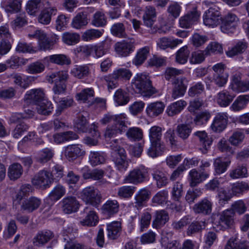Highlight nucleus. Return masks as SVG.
I'll return each instance as SVG.
<instances>
[{"mask_svg":"<svg viewBox=\"0 0 249 249\" xmlns=\"http://www.w3.org/2000/svg\"><path fill=\"white\" fill-rule=\"evenodd\" d=\"M225 249H249V245L235 239H230L225 246Z\"/></svg>","mask_w":249,"mask_h":249,"instance_id":"nucleus-64","label":"nucleus"},{"mask_svg":"<svg viewBox=\"0 0 249 249\" xmlns=\"http://www.w3.org/2000/svg\"><path fill=\"white\" fill-rule=\"evenodd\" d=\"M221 30L226 34L233 33L236 30L239 22V18L234 13L230 12L221 19Z\"/></svg>","mask_w":249,"mask_h":249,"instance_id":"nucleus-9","label":"nucleus"},{"mask_svg":"<svg viewBox=\"0 0 249 249\" xmlns=\"http://www.w3.org/2000/svg\"><path fill=\"white\" fill-rule=\"evenodd\" d=\"M136 187L133 186H123L118 188L117 195L123 198H129L134 193Z\"/></svg>","mask_w":249,"mask_h":249,"instance_id":"nucleus-57","label":"nucleus"},{"mask_svg":"<svg viewBox=\"0 0 249 249\" xmlns=\"http://www.w3.org/2000/svg\"><path fill=\"white\" fill-rule=\"evenodd\" d=\"M94 90L92 88H85L75 95L76 99L81 103H89L93 98Z\"/></svg>","mask_w":249,"mask_h":249,"instance_id":"nucleus-34","label":"nucleus"},{"mask_svg":"<svg viewBox=\"0 0 249 249\" xmlns=\"http://www.w3.org/2000/svg\"><path fill=\"white\" fill-rule=\"evenodd\" d=\"M119 204L117 200H108L103 206V211L105 213L113 214L118 212Z\"/></svg>","mask_w":249,"mask_h":249,"instance_id":"nucleus-54","label":"nucleus"},{"mask_svg":"<svg viewBox=\"0 0 249 249\" xmlns=\"http://www.w3.org/2000/svg\"><path fill=\"white\" fill-rule=\"evenodd\" d=\"M229 176L232 179L246 178L248 177L247 168L245 166L239 165L230 172Z\"/></svg>","mask_w":249,"mask_h":249,"instance_id":"nucleus-53","label":"nucleus"},{"mask_svg":"<svg viewBox=\"0 0 249 249\" xmlns=\"http://www.w3.org/2000/svg\"><path fill=\"white\" fill-rule=\"evenodd\" d=\"M234 212L231 209L226 210L218 215L215 225L220 230L224 231L231 228L234 224Z\"/></svg>","mask_w":249,"mask_h":249,"instance_id":"nucleus-11","label":"nucleus"},{"mask_svg":"<svg viewBox=\"0 0 249 249\" xmlns=\"http://www.w3.org/2000/svg\"><path fill=\"white\" fill-rule=\"evenodd\" d=\"M104 30H99L95 29H90L86 30L82 35V39L89 41L101 37L103 34Z\"/></svg>","mask_w":249,"mask_h":249,"instance_id":"nucleus-51","label":"nucleus"},{"mask_svg":"<svg viewBox=\"0 0 249 249\" xmlns=\"http://www.w3.org/2000/svg\"><path fill=\"white\" fill-rule=\"evenodd\" d=\"M231 162L230 159H223L219 157L215 159L213 161V167L216 174L220 175L227 170Z\"/></svg>","mask_w":249,"mask_h":249,"instance_id":"nucleus-33","label":"nucleus"},{"mask_svg":"<svg viewBox=\"0 0 249 249\" xmlns=\"http://www.w3.org/2000/svg\"><path fill=\"white\" fill-rule=\"evenodd\" d=\"M131 86L133 90L142 96L150 97L158 92L152 86L149 74L146 72L137 73L132 78Z\"/></svg>","mask_w":249,"mask_h":249,"instance_id":"nucleus-1","label":"nucleus"},{"mask_svg":"<svg viewBox=\"0 0 249 249\" xmlns=\"http://www.w3.org/2000/svg\"><path fill=\"white\" fill-rule=\"evenodd\" d=\"M63 212L66 213H71L77 211L79 203L74 197H65L61 201Z\"/></svg>","mask_w":249,"mask_h":249,"instance_id":"nucleus-21","label":"nucleus"},{"mask_svg":"<svg viewBox=\"0 0 249 249\" xmlns=\"http://www.w3.org/2000/svg\"><path fill=\"white\" fill-rule=\"evenodd\" d=\"M57 9L55 7H49L42 10L38 17V22L44 25L49 24L52 16L56 15Z\"/></svg>","mask_w":249,"mask_h":249,"instance_id":"nucleus-26","label":"nucleus"},{"mask_svg":"<svg viewBox=\"0 0 249 249\" xmlns=\"http://www.w3.org/2000/svg\"><path fill=\"white\" fill-rule=\"evenodd\" d=\"M131 71L127 69L120 68L115 70L111 74L104 76L102 80L106 82L108 91L116 88L118 86L117 80L119 79L129 80L132 76Z\"/></svg>","mask_w":249,"mask_h":249,"instance_id":"nucleus-4","label":"nucleus"},{"mask_svg":"<svg viewBox=\"0 0 249 249\" xmlns=\"http://www.w3.org/2000/svg\"><path fill=\"white\" fill-rule=\"evenodd\" d=\"M66 194V189L62 185L59 184L56 185L50 192L48 198L53 202L59 200Z\"/></svg>","mask_w":249,"mask_h":249,"instance_id":"nucleus-40","label":"nucleus"},{"mask_svg":"<svg viewBox=\"0 0 249 249\" xmlns=\"http://www.w3.org/2000/svg\"><path fill=\"white\" fill-rule=\"evenodd\" d=\"M245 134L241 130L234 131L229 138V141L231 144L233 146H238L242 143L245 139Z\"/></svg>","mask_w":249,"mask_h":249,"instance_id":"nucleus-60","label":"nucleus"},{"mask_svg":"<svg viewBox=\"0 0 249 249\" xmlns=\"http://www.w3.org/2000/svg\"><path fill=\"white\" fill-rule=\"evenodd\" d=\"M149 177L148 169L141 165L131 170L123 179L124 184H138L143 182Z\"/></svg>","mask_w":249,"mask_h":249,"instance_id":"nucleus-6","label":"nucleus"},{"mask_svg":"<svg viewBox=\"0 0 249 249\" xmlns=\"http://www.w3.org/2000/svg\"><path fill=\"white\" fill-rule=\"evenodd\" d=\"M149 53L148 47H145L140 49L133 59L132 63L136 66L142 65L146 59Z\"/></svg>","mask_w":249,"mask_h":249,"instance_id":"nucleus-47","label":"nucleus"},{"mask_svg":"<svg viewBox=\"0 0 249 249\" xmlns=\"http://www.w3.org/2000/svg\"><path fill=\"white\" fill-rule=\"evenodd\" d=\"M69 75L67 71H61L51 73L46 76V79L50 83H54L53 91L56 95L64 93L66 89L65 82L68 78Z\"/></svg>","mask_w":249,"mask_h":249,"instance_id":"nucleus-5","label":"nucleus"},{"mask_svg":"<svg viewBox=\"0 0 249 249\" xmlns=\"http://www.w3.org/2000/svg\"><path fill=\"white\" fill-rule=\"evenodd\" d=\"M89 21L87 13L85 12H80L72 18L71 26L74 29H81L87 26Z\"/></svg>","mask_w":249,"mask_h":249,"instance_id":"nucleus-23","label":"nucleus"},{"mask_svg":"<svg viewBox=\"0 0 249 249\" xmlns=\"http://www.w3.org/2000/svg\"><path fill=\"white\" fill-rule=\"evenodd\" d=\"M200 14L196 10L188 12L179 18V25L181 28H188L197 21Z\"/></svg>","mask_w":249,"mask_h":249,"instance_id":"nucleus-19","label":"nucleus"},{"mask_svg":"<svg viewBox=\"0 0 249 249\" xmlns=\"http://www.w3.org/2000/svg\"><path fill=\"white\" fill-rule=\"evenodd\" d=\"M89 72V68L87 65L75 66V67L71 70V73L74 77L79 79L87 76Z\"/></svg>","mask_w":249,"mask_h":249,"instance_id":"nucleus-55","label":"nucleus"},{"mask_svg":"<svg viewBox=\"0 0 249 249\" xmlns=\"http://www.w3.org/2000/svg\"><path fill=\"white\" fill-rule=\"evenodd\" d=\"M203 3L209 7L203 15V23L209 27L217 26L222 19L220 7L209 1H204Z\"/></svg>","mask_w":249,"mask_h":249,"instance_id":"nucleus-3","label":"nucleus"},{"mask_svg":"<svg viewBox=\"0 0 249 249\" xmlns=\"http://www.w3.org/2000/svg\"><path fill=\"white\" fill-rule=\"evenodd\" d=\"M53 182L52 174L46 170L39 171L32 179V184L36 188L41 190L49 188Z\"/></svg>","mask_w":249,"mask_h":249,"instance_id":"nucleus-7","label":"nucleus"},{"mask_svg":"<svg viewBox=\"0 0 249 249\" xmlns=\"http://www.w3.org/2000/svg\"><path fill=\"white\" fill-rule=\"evenodd\" d=\"M157 17L156 8L151 5L147 6L144 9L142 19L144 24L148 27H152Z\"/></svg>","mask_w":249,"mask_h":249,"instance_id":"nucleus-20","label":"nucleus"},{"mask_svg":"<svg viewBox=\"0 0 249 249\" xmlns=\"http://www.w3.org/2000/svg\"><path fill=\"white\" fill-rule=\"evenodd\" d=\"M134 41H122L115 43L114 49L119 56L126 57L134 50Z\"/></svg>","mask_w":249,"mask_h":249,"instance_id":"nucleus-16","label":"nucleus"},{"mask_svg":"<svg viewBox=\"0 0 249 249\" xmlns=\"http://www.w3.org/2000/svg\"><path fill=\"white\" fill-rule=\"evenodd\" d=\"M249 102V95L239 96L230 107L231 110L238 111L244 108Z\"/></svg>","mask_w":249,"mask_h":249,"instance_id":"nucleus-38","label":"nucleus"},{"mask_svg":"<svg viewBox=\"0 0 249 249\" xmlns=\"http://www.w3.org/2000/svg\"><path fill=\"white\" fill-rule=\"evenodd\" d=\"M85 154V150L79 144H71L65 148L64 156L70 161H73Z\"/></svg>","mask_w":249,"mask_h":249,"instance_id":"nucleus-15","label":"nucleus"},{"mask_svg":"<svg viewBox=\"0 0 249 249\" xmlns=\"http://www.w3.org/2000/svg\"><path fill=\"white\" fill-rule=\"evenodd\" d=\"M165 106L162 102L158 101L149 104L146 108L147 114L154 117L160 114L163 111Z\"/></svg>","mask_w":249,"mask_h":249,"instance_id":"nucleus-30","label":"nucleus"},{"mask_svg":"<svg viewBox=\"0 0 249 249\" xmlns=\"http://www.w3.org/2000/svg\"><path fill=\"white\" fill-rule=\"evenodd\" d=\"M121 142V139L113 140L110 143V147L114 152L113 161L116 168L119 171L124 172L127 170L128 162L125 150L119 145Z\"/></svg>","mask_w":249,"mask_h":249,"instance_id":"nucleus-2","label":"nucleus"},{"mask_svg":"<svg viewBox=\"0 0 249 249\" xmlns=\"http://www.w3.org/2000/svg\"><path fill=\"white\" fill-rule=\"evenodd\" d=\"M45 69V65L41 61L33 62L27 66L26 71L31 74H36L42 72Z\"/></svg>","mask_w":249,"mask_h":249,"instance_id":"nucleus-44","label":"nucleus"},{"mask_svg":"<svg viewBox=\"0 0 249 249\" xmlns=\"http://www.w3.org/2000/svg\"><path fill=\"white\" fill-rule=\"evenodd\" d=\"M13 79L16 84L24 89L28 87L32 82L34 80V77L31 76H27L23 79L21 76L18 74H14Z\"/></svg>","mask_w":249,"mask_h":249,"instance_id":"nucleus-56","label":"nucleus"},{"mask_svg":"<svg viewBox=\"0 0 249 249\" xmlns=\"http://www.w3.org/2000/svg\"><path fill=\"white\" fill-rule=\"evenodd\" d=\"M190 51L187 46H184L180 48L176 53V61L180 64H184L187 61Z\"/></svg>","mask_w":249,"mask_h":249,"instance_id":"nucleus-49","label":"nucleus"},{"mask_svg":"<svg viewBox=\"0 0 249 249\" xmlns=\"http://www.w3.org/2000/svg\"><path fill=\"white\" fill-rule=\"evenodd\" d=\"M150 192L146 189L140 190L135 196V206L137 208H140L144 206V204L149 199Z\"/></svg>","mask_w":249,"mask_h":249,"instance_id":"nucleus-36","label":"nucleus"},{"mask_svg":"<svg viewBox=\"0 0 249 249\" xmlns=\"http://www.w3.org/2000/svg\"><path fill=\"white\" fill-rule=\"evenodd\" d=\"M36 105L37 112L42 115L49 114L53 108L51 102L46 99L43 100L42 102Z\"/></svg>","mask_w":249,"mask_h":249,"instance_id":"nucleus-52","label":"nucleus"},{"mask_svg":"<svg viewBox=\"0 0 249 249\" xmlns=\"http://www.w3.org/2000/svg\"><path fill=\"white\" fill-rule=\"evenodd\" d=\"M121 224L118 221H114L107 225V237L109 239L114 240L120 235L121 231Z\"/></svg>","mask_w":249,"mask_h":249,"instance_id":"nucleus-37","label":"nucleus"},{"mask_svg":"<svg viewBox=\"0 0 249 249\" xmlns=\"http://www.w3.org/2000/svg\"><path fill=\"white\" fill-rule=\"evenodd\" d=\"M113 99L118 106L125 105L129 101V97L127 92L121 89L115 91Z\"/></svg>","mask_w":249,"mask_h":249,"instance_id":"nucleus-42","label":"nucleus"},{"mask_svg":"<svg viewBox=\"0 0 249 249\" xmlns=\"http://www.w3.org/2000/svg\"><path fill=\"white\" fill-rule=\"evenodd\" d=\"M53 141L55 143L59 144L66 141L76 140L78 135L72 131H67L63 133H56L53 135Z\"/></svg>","mask_w":249,"mask_h":249,"instance_id":"nucleus-35","label":"nucleus"},{"mask_svg":"<svg viewBox=\"0 0 249 249\" xmlns=\"http://www.w3.org/2000/svg\"><path fill=\"white\" fill-rule=\"evenodd\" d=\"M229 89L235 92H245L249 91V79L242 80V73L239 71L233 73Z\"/></svg>","mask_w":249,"mask_h":249,"instance_id":"nucleus-8","label":"nucleus"},{"mask_svg":"<svg viewBox=\"0 0 249 249\" xmlns=\"http://www.w3.org/2000/svg\"><path fill=\"white\" fill-rule=\"evenodd\" d=\"M228 121V115L227 113H218L214 118L211 128L214 132H221L226 127Z\"/></svg>","mask_w":249,"mask_h":249,"instance_id":"nucleus-18","label":"nucleus"},{"mask_svg":"<svg viewBox=\"0 0 249 249\" xmlns=\"http://www.w3.org/2000/svg\"><path fill=\"white\" fill-rule=\"evenodd\" d=\"M162 129L161 127L154 125L149 130V138L150 142L161 141Z\"/></svg>","mask_w":249,"mask_h":249,"instance_id":"nucleus-59","label":"nucleus"},{"mask_svg":"<svg viewBox=\"0 0 249 249\" xmlns=\"http://www.w3.org/2000/svg\"><path fill=\"white\" fill-rule=\"evenodd\" d=\"M42 203L40 198L31 196L29 198L24 199L20 204L21 210L28 213H32L36 210Z\"/></svg>","mask_w":249,"mask_h":249,"instance_id":"nucleus-17","label":"nucleus"},{"mask_svg":"<svg viewBox=\"0 0 249 249\" xmlns=\"http://www.w3.org/2000/svg\"><path fill=\"white\" fill-rule=\"evenodd\" d=\"M152 176L153 178L156 181L157 185L159 188L164 186L167 184V177L161 170L154 169Z\"/></svg>","mask_w":249,"mask_h":249,"instance_id":"nucleus-48","label":"nucleus"},{"mask_svg":"<svg viewBox=\"0 0 249 249\" xmlns=\"http://www.w3.org/2000/svg\"><path fill=\"white\" fill-rule=\"evenodd\" d=\"M82 177L85 179H91L97 181L100 185L109 184V181L104 178L105 172L102 169H95L91 170L88 166H85L81 170Z\"/></svg>","mask_w":249,"mask_h":249,"instance_id":"nucleus-10","label":"nucleus"},{"mask_svg":"<svg viewBox=\"0 0 249 249\" xmlns=\"http://www.w3.org/2000/svg\"><path fill=\"white\" fill-rule=\"evenodd\" d=\"M187 106L185 101L180 100L171 103L166 110V112L169 116H174L179 114Z\"/></svg>","mask_w":249,"mask_h":249,"instance_id":"nucleus-31","label":"nucleus"},{"mask_svg":"<svg viewBox=\"0 0 249 249\" xmlns=\"http://www.w3.org/2000/svg\"><path fill=\"white\" fill-rule=\"evenodd\" d=\"M38 49L40 51H46L52 50L54 45L58 42L59 37L55 34L48 36L47 34L42 30L37 38Z\"/></svg>","mask_w":249,"mask_h":249,"instance_id":"nucleus-12","label":"nucleus"},{"mask_svg":"<svg viewBox=\"0 0 249 249\" xmlns=\"http://www.w3.org/2000/svg\"><path fill=\"white\" fill-rule=\"evenodd\" d=\"M182 39H174L163 37L160 38L157 41V47L161 50H165L167 48L173 49L178 45L182 43Z\"/></svg>","mask_w":249,"mask_h":249,"instance_id":"nucleus-27","label":"nucleus"},{"mask_svg":"<svg viewBox=\"0 0 249 249\" xmlns=\"http://www.w3.org/2000/svg\"><path fill=\"white\" fill-rule=\"evenodd\" d=\"M212 202L207 198H204L196 204L193 208L195 213L209 214L212 212Z\"/></svg>","mask_w":249,"mask_h":249,"instance_id":"nucleus-28","label":"nucleus"},{"mask_svg":"<svg viewBox=\"0 0 249 249\" xmlns=\"http://www.w3.org/2000/svg\"><path fill=\"white\" fill-rule=\"evenodd\" d=\"M247 48V43L244 41H239L236 45L226 52L228 56L232 57L235 55L243 53Z\"/></svg>","mask_w":249,"mask_h":249,"instance_id":"nucleus-45","label":"nucleus"},{"mask_svg":"<svg viewBox=\"0 0 249 249\" xmlns=\"http://www.w3.org/2000/svg\"><path fill=\"white\" fill-rule=\"evenodd\" d=\"M124 132H125L124 130L120 128L118 125L115 124L108 125L105 131L104 137L107 140H108L116 137L118 134H122Z\"/></svg>","mask_w":249,"mask_h":249,"instance_id":"nucleus-46","label":"nucleus"},{"mask_svg":"<svg viewBox=\"0 0 249 249\" xmlns=\"http://www.w3.org/2000/svg\"><path fill=\"white\" fill-rule=\"evenodd\" d=\"M169 220L168 213L164 210L157 211L155 218L153 222L152 225L155 228L158 229L163 226Z\"/></svg>","mask_w":249,"mask_h":249,"instance_id":"nucleus-39","label":"nucleus"},{"mask_svg":"<svg viewBox=\"0 0 249 249\" xmlns=\"http://www.w3.org/2000/svg\"><path fill=\"white\" fill-rule=\"evenodd\" d=\"M92 25L95 27H103L107 24V18L102 12L97 11L94 15L91 21Z\"/></svg>","mask_w":249,"mask_h":249,"instance_id":"nucleus-61","label":"nucleus"},{"mask_svg":"<svg viewBox=\"0 0 249 249\" xmlns=\"http://www.w3.org/2000/svg\"><path fill=\"white\" fill-rule=\"evenodd\" d=\"M249 190V185L248 183L241 181L232 184L231 187L232 196H238L245 191Z\"/></svg>","mask_w":249,"mask_h":249,"instance_id":"nucleus-58","label":"nucleus"},{"mask_svg":"<svg viewBox=\"0 0 249 249\" xmlns=\"http://www.w3.org/2000/svg\"><path fill=\"white\" fill-rule=\"evenodd\" d=\"M53 237V233L50 231H39L33 238V244L38 247H41L47 243Z\"/></svg>","mask_w":249,"mask_h":249,"instance_id":"nucleus-22","label":"nucleus"},{"mask_svg":"<svg viewBox=\"0 0 249 249\" xmlns=\"http://www.w3.org/2000/svg\"><path fill=\"white\" fill-rule=\"evenodd\" d=\"M208 176L209 175L206 173L199 172L195 169H192L189 173L190 185L191 187H195L205 180Z\"/></svg>","mask_w":249,"mask_h":249,"instance_id":"nucleus-25","label":"nucleus"},{"mask_svg":"<svg viewBox=\"0 0 249 249\" xmlns=\"http://www.w3.org/2000/svg\"><path fill=\"white\" fill-rule=\"evenodd\" d=\"M80 40V36L78 34L65 32L63 34L62 40L66 44L73 45L77 43Z\"/></svg>","mask_w":249,"mask_h":249,"instance_id":"nucleus-62","label":"nucleus"},{"mask_svg":"<svg viewBox=\"0 0 249 249\" xmlns=\"http://www.w3.org/2000/svg\"><path fill=\"white\" fill-rule=\"evenodd\" d=\"M23 173L21 165L15 163L10 165L8 170V176L11 180L17 179L20 177Z\"/></svg>","mask_w":249,"mask_h":249,"instance_id":"nucleus-43","label":"nucleus"},{"mask_svg":"<svg viewBox=\"0 0 249 249\" xmlns=\"http://www.w3.org/2000/svg\"><path fill=\"white\" fill-rule=\"evenodd\" d=\"M49 60L51 63L59 65H69L71 63L70 58L63 54H56L49 56Z\"/></svg>","mask_w":249,"mask_h":249,"instance_id":"nucleus-50","label":"nucleus"},{"mask_svg":"<svg viewBox=\"0 0 249 249\" xmlns=\"http://www.w3.org/2000/svg\"><path fill=\"white\" fill-rule=\"evenodd\" d=\"M22 0H7L5 9L11 13H18L21 8Z\"/></svg>","mask_w":249,"mask_h":249,"instance_id":"nucleus-63","label":"nucleus"},{"mask_svg":"<svg viewBox=\"0 0 249 249\" xmlns=\"http://www.w3.org/2000/svg\"><path fill=\"white\" fill-rule=\"evenodd\" d=\"M234 98V96L228 91L223 90L218 93L216 102L220 107H226L231 104Z\"/></svg>","mask_w":249,"mask_h":249,"instance_id":"nucleus-41","label":"nucleus"},{"mask_svg":"<svg viewBox=\"0 0 249 249\" xmlns=\"http://www.w3.org/2000/svg\"><path fill=\"white\" fill-rule=\"evenodd\" d=\"M225 65L219 63L213 67L214 71L213 81L218 87H223L227 82L229 75L225 71Z\"/></svg>","mask_w":249,"mask_h":249,"instance_id":"nucleus-14","label":"nucleus"},{"mask_svg":"<svg viewBox=\"0 0 249 249\" xmlns=\"http://www.w3.org/2000/svg\"><path fill=\"white\" fill-rule=\"evenodd\" d=\"M80 197L86 203L96 206L100 201L101 196L93 186L85 188L80 194Z\"/></svg>","mask_w":249,"mask_h":249,"instance_id":"nucleus-13","label":"nucleus"},{"mask_svg":"<svg viewBox=\"0 0 249 249\" xmlns=\"http://www.w3.org/2000/svg\"><path fill=\"white\" fill-rule=\"evenodd\" d=\"M87 215L84 219L80 221V224L83 226H94L98 222V217L96 212L93 210H89L88 208L85 209Z\"/></svg>","mask_w":249,"mask_h":249,"instance_id":"nucleus-32","label":"nucleus"},{"mask_svg":"<svg viewBox=\"0 0 249 249\" xmlns=\"http://www.w3.org/2000/svg\"><path fill=\"white\" fill-rule=\"evenodd\" d=\"M44 95L41 89H32L26 92L24 99L37 105L43 100H45Z\"/></svg>","mask_w":249,"mask_h":249,"instance_id":"nucleus-29","label":"nucleus"},{"mask_svg":"<svg viewBox=\"0 0 249 249\" xmlns=\"http://www.w3.org/2000/svg\"><path fill=\"white\" fill-rule=\"evenodd\" d=\"M150 143L147 154L152 158L161 156L165 150V144L161 141L151 142Z\"/></svg>","mask_w":249,"mask_h":249,"instance_id":"nucleus-24","label":"nucleus"}]
</instances>
